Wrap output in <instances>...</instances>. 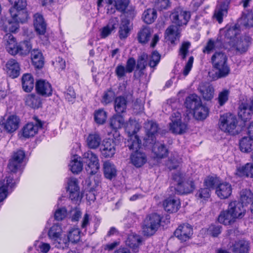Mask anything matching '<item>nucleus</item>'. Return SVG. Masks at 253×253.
Here are the masks:
<instances>
[{
	"label": "nucleus",
	"instance_id": "nucleus-1",
	"mask_svg": "<svg viewBox=\"0 0 253 253\" xmlns=\"http://www.w3.org/2000/svg\"><path fill=\"white\" fill-rule=\"evenodd\" d=\"M25 156V152L19 150L14 152L9 160L7 168L10 173L6 177V183L0 187V202L7 197L9 192H11V189L17 182L18 179H14V174L20 170Z\"/></svg>",
	"mask_w": 253,
	"mask_h": 253
},
{
	"label": "nucleus",
	"instance_id": "nucleus-2",
	"mask_svg": "<svg viewBox=\"0 0 253 253\" xmlns=\"http://www.w3.org/2000/svg\"><path fill=\"white\" fill-rule=\"evenodd\" d=\"M245 212L244 205L237 201H233L229 204L227 210L221 212L218 220L225 225H230L234 222L235 219L242 218Z\"/></svg>",
	"mask_w": 253,
	"mask_h": 253
},
{
	"label": "nucleus",
	"instance_id": "nucleus-3",
	"mask_svg": "<svg viewBox=\"0 0 253 253\" xmlns=\"http://www.w3.org/2000/svg\"><path fill=\"white\" fill-rule=\"evenodd\" d=\"M211 63L215 71L214 80L225 78L230 72V67L227 64V57L222 52H215L211 57Z\"/></svg>",
	"mask_w": 253,
	"mask_h": 253
},
{
	"label": "nucleus",
	"instance_id": "nucleus-4",
	"mask_svg": "<svg viewBox=\"0 0 253 253\" xmlns=\"http://www.w3.org/2000/svg\"><path fill=\"white\" fill-rule=\"evenodd\" d=\"M184 174L176 172L172 175V180L176 187L174 189L176 192L179 194H188L193 191L195 188V185L192 180H188L184 182Z\"/></svg>",
	"mask_w": 253,
	"mask_h": 253
},
{
	"label": "nucleus",
	"instance_id": "nucleus-5",
	"mask_svg": "<svg viewBox=\"0 0 253 253\" xmlns=\"http://www.w3.org/2000/svg\"><path fill=\"white\" fill-rule=\"evenodd\" d=\"M162 217L154 213L147 216L143 221L142 231L145 236L153 235L160 226Z\"/></svg>",
	"mask_w": 253,
	"mask_h": 253
},
{
	"label": "nucleus",
	"instance_id": "nucleus-6",
	"mask_svg": "<svg viewBox=\"0 0 253 253\" xmlns=\"http://www.w3.org/2000/svg\"><path fill=\"white\" fill-rule=\"evenodd\" d=\"M238 123L237 119L234 115L226 113L220 117L219 127L224 132L236 134L238 133L236 129Z\"/></svg>",
	"mask_w": 253,
	"mask_h": 253
},
{
	"label": "nucleus",
	"instance_id": "nucleus-7",
	"mask_svg": "<svg viewBox=\"0 0 253 253\" xmlns=\"http://www.w3.org/2000/svg\"><path fill=\"white\" fill-rule=\"evenodd\" d=\"M62 229L58 223L54 224L48 232L49 238L57 244L55 246L58 248L64 249L67 247V240L62 238Z\"/></svg>",
	"mask_w": 253,
	"mask_h": 253
},
{
	"label": "nucleus",
	"instance_id": "nucleus-8",
	"mask_svg": "<svg viewBox=\"0 0 253 253\" xmlns=\"http://www.w3.org/2000/svg\"><path fill=\"white\" fill-rule=\"evenodd\" d=\"M83 162L86 165L85 169L89 175L96 173L99 169L97 156L90 151L85 152L83 156Z\"/></svg>",
	"mask_w": 253,
	"mask_h": 253
},
{
	"label": "nucleus",
	"instance_id": "nucleus-9",
	"mask_svg": "<svg viewBox=\"0 0 253 253\" xmlns=\"http://www.w3.org/2000/svg\"><path fill=\"white\" fill-rule=\"evenodd\" d=\"M190 16L189 12L178 7L174 9L170 15V18L173 24L181 27L187 25Z\"/></svg>",
	"mask_w": 253,
	"mask_h": 253
},
{
	"label": "nucleus",
	"instance_id": "nucleus-10",
	"mask_svg": "<svg viewBox=\"0 0 253 253\" xmlns=\"http://www.w3.org/2000/svg\"><path fill=\"white\" fill-rule=\"evenodd\" d=\"M241 29V27L237 23L232 26H226L224 29H221L219 35L224 36V40L230 45L232 41L234 42L240 36Z\"/></svg>",
	"mask_w": 253,
	"mask_h": 253
},
{
	"label": "nucleus",
	"instance_id": "nucleus-11",
	"mask_svg": "<svg viewBox=\"0 0 253 253\" xmlns=\"http://www.w3.org/2000/svg\"><path fill=\"white\" fill-rule=\"evenodd\" d=\"M144 127L146 131V136L144 138L143 145L147 146L153 144L155 141V135L158 132L159 127L158 125L152 121L146 122Z\"/></svg>",
	"mask_w": 253,
	"mask_h": 253
},
{
	"label": "nucleus",
	"instance_id": "nucleus-12",
	"mask_svg": "<svg viewBox=\"0 0 253 253\" xmlns=\"http://www.w3.org/2000/svg\"><path fill=\"white\" fill-rule=\"evenodd\" d=\"M178 112L174 113L171 116V122L169 124V130L173 133L182 134L187 129V125L182 122Z\"/></svg>",
	"mask_w": 253,
	"mask_h": 253
},
{
	"label": "nucleus",
	"instance_id": "nucleus-13",
	"mask_svg": "<svg viewBox=\"0 0 253 253\" xmlns=\"http://www.w3.org/2000/svg\"><path fill=\"white\" fill-rule=\"evenodd\" d=\"M252 38L245 35L239 36L230 45L234 48L236 52L242 54L246 52L251 43Z\"/></svg>",
	"mask_w": 253,
	"mask_h": 253
},
{
	"label": "nucleus",
	"instance_id": "nucleus-14",
	"mask_svg": "<svg viewBox=\"0 0 253 253\" xmlns=\"http://www.w3.org/2000/svg\"><path fill=\"white\" fill-rule=\"evenodd\" d=\"M193 234V228L189 224L179 225L174 232V236L182 242L190 239Z\"/></svg>",
	"mask_w": 253,
	"mask_h": 253
},
{
	"label": "nucleus",
	"instance_id": "nucleus-15",
	"mask_svg": "<svg viewBox=\"0 0 253 253\" xmlns=\"http://www.w3.org/2000/svg\"><path fill=\"white\" fill-rule=\"evenodd\" d=\"M116 143L112 139L103 141L100 148L102 155L105 158H111L116 153Z\"/></svg>",
	"mask_w": 253,
	"mask_h": 253
},
{
	"label": "nucleus",
	"instance_id": "nucleus-16",
	"mask_svg": "<svg viewBox=\"0 0 253 253\" xmlns=\"http://www.w3.org/2000/svg\"><path fill=\"white\" fill-rule=\"evenodd\" d=\"M230 2V0H224L217 5L214 10L213 17L219 24L222 22L223 17L227 15Z\"/></svg>",
	"mask_w": 253,
	"mask_h": 253
},
{
	"label": "nucleus",
	"instance_id": "nucleus-17",
	"mask_svg": "<svg viewBox=\"0 0 253 253\" xmlns=\"http://www.w3.org/2000/svg\"><path fill=\"white\" fill-rule=\"evenodd\" d=\"M9 11L12 20L19 24L26 23L29 19V14L25 8L23 9L10 8Z\"/></svg>",
	"mask_w": 253,
	"mask_h": 253
},
{
	"label": "nucleus",
	"instance_id": "nucleus-18",
	"mask_svg": "<svg viewBox=\"0 0 253 253\" xmlns=\"http://www.w3.org/2000/svg\"><path fill=\"white\" fill-rule=\"evenodd\" d=\"M35 124L28 123L23 128V136L25 138H29L34 136L37 132L39 128L42 126V123L35 118Z\"/></svg>",
	"mask_w": 253,
	"mask_h": 253
},
{
	"label": "nucleus",
	"instance_id": "nucleus-19",
	"mask_svg": "<svg viewBox=\"0 0 253 253\" xmlns=\"http://www.w3.org/2000/svg\"><path fill=\"white\" fill-rule=\"evenodd\" d=\"M4 69L7 75L12 79L17 78L20 75V65L15 59H10L8 60Z\"/></svg>",
	"mask_w": 253,
	"mask_h": 253
},
{
	"label": "nucleus",
	"instance_id": "nucleus-20",
	"mask_svg": "<svg viewBox=\"0 0 253 253\" xmlns=\"http://www.w3.org/2000/svg\"><path fill=\"white\" fill-rule=\"evenodd\" d=\"M36 89L38 93L45 97L51 95L52 93L51 85L44 80H40L37 81Z\"/></svg>",
	"mask_w": 253,
	"mask_h": 253
},
{
	"label": "nucleus",
	"instance_id": "nucleus-21",
	"mask_svg": "<svg viewBox=\"0 0 253 253\" xmlns=\"http://www.w3.org/2000/svg\"><path fill=\"white\" fill-rule=\"evenodd\" d=\"M232 187L230 183L224 182L218 183L215 188V193L221 199L228 198L232 193Z\"/></svg>",
	"mask_w": 253,
	"mask_h": 253
},
{
	"label": "nucleus",
	"instance_id": "nucleus-22",
	"mask_svg": "<svg viewBox=\"0 0 253 253\" xmlns=\"http://www.w3.org/2000/svg\"><path fill=\"white\" fill-rule=\"evenodd\" d=\"M34 26L38 34L43 35L45 34L46 24L42 14L37 13L34 15Z\"/></svg>",
	"mask_w": 253,
	"mask_h": 253
},
{
	"label": "nucleus",
	"instance_id": "nucleus-23",
	"mask_svg": "<svg viewBox=\"0 0 253 253\" xmlns=\"http://www.w3.org/2000/svg\"><path fill=\"white\" fill-rule=\"evenodd\" d=\"M222 37V35H220L215 41L210 40L205 49L203 50V52L210 53L213 50L222 48L224 46V44L227 42Z\"/></svg>",
	"mask_w": 253,
	"mask_h": 253
},
{
	"label": "nucleus",
	"instance_id": "nucleus-24",
	"mask_svg": "<svg viewBox=\"0 0 253 253\" xmlns=\"http://www.w3.org/2000/svg\"><path fill=\"white\" fill-rule=\"evenodd\" d=\"M19 123V119L18 117L15 115H11L2 123V125L8 132H12L18 128Z\"/></svg>",
	"mask_w": 253,
	"mask_h": 253
},
{
	"label": "nucleus",
	"instance_id": "nucleus-25",
	"mask_svg": "<svg viewBox=\"0 0 253 253\" xmlns=\"http://www.w3.org/2000/svg\"><path fill=\"white\" fill-rule=\"evenodd\" d=\"M163 206L166 211L170 213L175 212L180 207V202L177 198L169 197L164 201Z\"/></svg>",
	"mask_w": 253,
	"mask_h": 253
},
{
	"label": "nucleus",
	"instance_id": "nucleus-26",
	"mask_svg": "<svg viewBox=\"0 0 253 253\" xmlns=\"http://www.w3.org/2000/svg\"><path fill=\"white\" fill-rule=\"evenodd\" d=\"M119 23V20L117 17L111 18L108 24L104 27L101 30L100 36L101 38H106L109 36L113 32L115 31Z\"/></svg>",
	"mask_w": 253,
	"mask_h": 253
},
{
	"label": "nucleus",
	"instance_id": "nucleus-27",
	"mask_svg": "<svg viewBox=\"0 0 253 253\" xmlns=\"http://www.w3.org/2000/svg\"><path fill=\"white\" fill-rule=\"evenodd\" d=\"M241 29H250L253 27V12H244L242 17L238 21Z\"/></svg>",
	"mask_w": 253,
	"mask_h": 253
},
{
	"label": "nucleus",
	"instance_id": "nucleus-28",
	"mask_svg": "<svg viewBox=\"0 0 253 253\" xmlns=\"http://www.w3.org/2000/svg\"><path fill=\"white\" fill-rule=\"evenodd\" d=\"M199 90L205 100L209 101L213 98L214 89L211 84L203 83L199 86Z\"/></svg>",
	"mask_w": 253,
	"mask_h": 253
},
{
	"label": "nucleus",
	"instance_id": "nucleus-29",
	"mask_svg": "<svg viewBox=\"0 0 253 253\" xmlns=\"http://www.w3.org/2000/svg\"><path fill=\"white\" fill-rule=\"evenodd\" d=\"M140 237L134 233H131L127 236L126 240V245L131 248L134 253L138 252V247L141 243Z\"/></svg>",
	"mask_w": 253,
	"mask_h": 253
},
{
	"label": "nucleus",
	"instance_id": "nucleus-30",
	"mask_svg": "<svg viewBox=\"0 0 253 253\" xmlns=\"http://www.w3.org/2000/svg\"><path fill=\"white\" fill-rule=\"evenodd\" d=\"M130 160L132 164L137 168L142 166L147 162L146 154L139 151H135L132 153L130 156Z\"/></svg>",
	"mask_w": 253,
	"mask_h": 253
},
{
	"label": "nucleus",
	"instance_id": "nucleus-31",
	"mask_svg": "<svg viewBox=\"0 0 253 253\" xmlns=\"http://www.w3.org/2000/svg\"><path fill=\"white\" fill-rule=\"evenodd\" d=\"M32 49V44L30 41H25L20 42L16 45L15 50L11 52L12 55L19 54L21 55H27Z\"/></svg>",
	"mask_w": 253,
	"mask_h": 253
},
{
	"label": "nucleus",
	"instance_id": "nucleus-32",
	"mask_svg": "<svg viewBox=\"0 0 253 253\" xmlns=\"http://www.w3.org/2000/svg\"><path fill=\"white\" fill-rule=\"evenodd\" d=\"M33 65L37 69H41L44 65V58L42 52L39 49H33L31 52Z\"/></svg>",
	"mask_w": 253,
	"mask_h": 253
},
{
	"label": "nucleus",
	"instance_id": "nucleus-33",
	"mask_svg": "<svg viewBox=\"0 0 253 253\" xmlns=\"http://www.w3.org/2000/svg\"><path fill=\"white\" fill-rule=\"evenodd\" d=\"M178 26L170 25L167 28L165 33V39L169 41L173 44L175 41L180 37V32Z\"/></svg>",
	"mask_w": 253,
	"mask_h": 253
},
{
	"label": "nucleus",
	"instance_id": "nucleus-34",
	"mask_svg": "<svg viewBox=\"0 0 253 253\" xmlns=\"http://www.w3.org/2000/svg\"><path fill=\"white\" fill-rule=\"evenodd\" d=\"M201 98L196 94H192L186 97L185 101L186 107L193 112L202 103Z\"/></svg>",
	"mask_w": 253,
	"mask_h": 253
},
{
	"label": "nucleus",
	"instance_id": "nucleus-35",
	"mask_svg": "<svg viewBox=\"0 0 253 253\" xmlns=\"http://www.w3.org/2000/svg\"><path fill=\"white\" fill-rule=\"evenodd\" d=\"M130 22L126 18H122L119 27L118 35L121 39H125L129 35L130 31Z\"/></svg>",
	"mask_w": 253,
	"mask_h": 253
},
{
	"label": "nucleus",
	"instance_id": "nucleus-36",
	"mask_svg": "<svg viewBox=\"0 0 253 253\" xmlns=\"http://www.w3.org/2000/svg\"><path fill=\"white\" fill-rule=\"evenodd\" d=\"M126 145L130 150L139 151L141 146V141L136 134L128 135V139Z\"/></svg>",
	"mask_w": 253,
	"mask_h": 253
},
{
	"label": "nucleus",
	"instance_id": "nucleus-37",
	"mask_svg": "<svg viewBox=\"0 0 253 253\" xmlns=\"http://www.w3.org/2000/svg\"><path fill=\"white\" fill-rule=\"evenodd\" d=\"M86 144L90 149H96L99 147L101 142V137L97 132L90 133L86 138Z\"/></svg>",
	"mask_w": 253,
	"mask_h": 253
},
{
	"label": "nucleus",
	"instance_id": "nucleus-38",
	"mask_svg": "<svg viewBox=\"0 0 253 253\" xmlns=\"http://www.w3.org/2000/svg\"><path fill=\"white\" fill-rule=\"evenodd\" d=\"M152 144V152L156 155V157L162 158L167 156L168 149L163 143L156 142L155 140Z\"/></svg>",
	"mask_w": 253,
	"mask_h": 253
},
{
	"label": "nucleus",
	"instance_id": "nucleus-39",
	"mask_svg": "<svg viewBox=\"0 0 253 253\" xmlns=\"http://www.w3.org/2000/svg\"><path fill=\"white\" fill-rule=\"evenodd\" d=\"M249 250V243L244 240L236 241L233 245L232 250L234 253H248Z\"/></svg>",
	"mask_w": 253,
	"mask_h": 253
},
{
	"label": "nucleus",
	"instance_id": "nucleus-40",
	"mask_svg": "<svg viewBox=\"0 0 253 253\" xmlns=\"http://www.w3.org/2000/svg\"><path fill=\"white\" fill-rule=\"evenodd\" d=\"M152 34L151 29L148 26H143L137 34L138 42L145 44L149 41Z\"/></svg>",
	"mask_w": 253,
	"mask_h": 253
},
{
	"label": "nucleus",
	"instance_id": "nucleus-41",
	"mask_svg": "<svg viewBox=\"0 0 253 253\" xmlns=\"http://www.w3.org/2000/svg\"><path fill=\"white\" fill-rule=\"evenodd\" d=\"M22 85L25 92H29L32 90L34 86V80L30 74H25L23 75Z\"/></svg>",
	"mask_w": 253,
	"mask_h": 253
},
{
	"label": "nucleus",
	"instance_id": "nucleus-42",
	"mask_svg": "<svg viewBox=\"0 0 253 253\" xmlns=\"http://www.w3.org/2000/svg\"><path fill=\"white\" fill-rule=\"evenodd\" d=\"M103 171L105 177L112 179L117 175V169L114 165L109 161H106L103 164Z\"/></svg>",
	"mask_w": 253,
	"mask_h": 253
},
{
	"label": "nucleus",
	"instance_id": "nucleus-43",
	"mask_svg": "<svg viewBox=\"0 0 253 253\" xmlns=\"http://www.w3.org/2000/svg\"><path fill=\"white\" fill-rule=\"evenodd\" d=\"M127 100L124 96L116 97L114 101V108L118 114L125 112L126 109Z\"/></svg>",
	"mask_w": 253,
	"mask_h": 253
},
{
	"label": "nucleus",
	"instance_id": "nucleus-44",
	"mask_svg": "<svg viewBox=\"0 0 253 253\" xmlns=\"http://www.w3.org/2000/svg\"><path fill=\"white\" fill-rule=\"evenodd\" d=\"M83 163L80 158L77 155H74L71 159L69 164L70 169L73 173H78L83 169Z\"/></svg>",
	"mask_w": 253,
	"mask_h": 253
},
{
	"label": "nucleus",
	"instance_id": "nucleus-45",
	"mask_svg": "<svg viewBox=\"0 0 253 253\" xmlns=\"http://www.w3.org/2000/svg\"><path fill=\"white\" fill-rule=\"evenodd\" d=\"M209 109L208 107L202 104L198 107L193 112L194 117L197 120H202L205 119L209 114Z\"/></svg>",
	"mask_w": 253,
	"mask_h": 253
},
{
	"label": "nucleus",
	"instance_id": "nucleus-46",
	"mask_svg": "<svg viewBox=\"0 0 253 253\" xmlns=\"http://www.w3.org/2000/svg\"><path fill=\"white\" fill-rule=\"evenodd\" d=\"M236 173L240 176L253 177V164L247 163L244 166L239 167Z\"/></svg>",
	"mask_w": 253,
	"mask_h": 253
},
{
	"label": "nucleus",
	"instance_id": "nucleus-47",
	"mask_svg": "<svg viewBox=\"0 0 253 253\" xmlns=\"http://www.w3.org/2000/svg\"><path fill=\"white\" fill-rule=\"evenodd\" d=\"M240 150L243 152L248 153L253 149V140L249 137H244L240 141Z\"/></svg>",
	"mask_w": 253,
	"mask_h": 253
},
{
	"label": "nucleus",
	"instance_id": "nucleus-48",
	"mask_svg": "<svg viewBox=\"0 0 253 253\" xmlns=\"http://www.w3.org/2000/svg\"><path fill=\"white\" fill-rule=\"evenodd\" d=\"M25 101L27 105L34 109L39 108L41 104L40 98L34 94L27 95Z\"/></svg>",
	"mask_w": 253,
	"mask_h": 253
},
{
	"label": "nucleus",
	"instance_id": "nucleus-49",
	"mask_svg": "<svg viewBox=\"0 0 253 253\" xmlns=\"http://www.w3.org/2000/svg\"><path fill=\"white\" fill-rule=\"evenodd\" d=\"M157 17L156 10L154 8H148L144 11L142 18L145 23L150 24L154 22Z\"/></svg>",
	"mask_w": 253,
	"mask_h": 253
},
{
	"label": "nucleus",
	"instance_id": "nucleus-50",
	"mask_svg": "<svg viewBox=\"0 0 253 253\" xmlns=\"http://www.w3.org/2000/svg\"><path fill=\"white\" fill-rule=\"evenodd\" d=\"M253 113L252 111L248 107L247 104L242 103L240 105L238 114L244 122L247 121L251 118V114Z\"/></svg>",
	"mask_w": 253,
	"mask_h": 253
},
{
	"label": "nucleus",
	"instance_id": "nucleus-51",
	"mask_svg": "<svg viewBox=\"0 0 253 253\" xmlns=\"http://www.w3.org/2000/svg\"><path fill=\"white\" fill-rule=\"evenodd\" d=\"M124 126L128 135L136 134L140 128L139 124L136 121L132 119H129L128 122L125 123Z\"/></svg>",
	"mask_w": 253,
	"mask_h": 253
},
{
	"label": "nucleus",
	"instance_id": "nucleus-52",
	"mask_svg": "<svg viewBox=\"0 0 253 253\" xmlns=\"http://www.w3.org/2000/svg\"><path fill=\"white\" fill-rule=\"evenodd\" d=\"M115 2V7L116 10L120 12H124L127 7L129 0H106V2L108 5H112Z\"/></svg>",
	"mask_w": 253,
	"mask_h": 253
},
{
	"label": "nucleus",
	"instance_id": "nucleus-53",
	"mask_svg": "<svg viewBox=\"0 0 253 253\" xmlns=\"http://www.w3.org/2000/svg\"><path fill=\"white\" fill-rule=\"evenodd\" d=\"M110 125L114 129L124 126V125H125L124 119L121 115H115L110 119Z\"/></svg>",
	"mask_w": 253,
	"mask_h": 253
},
{
	"label": "nucleus",
	"instance_id": "nucleus-54",
	"mask_svg": "<svg viewBox=\"0 0 253 253\" xmlns=\"http://www.w3.org/2000/svg\"><path fill=\"white\" fill-rule=\"evenodd\" d=\"M81 232L79 228H73L69 231L67 240V246L68 242L76 243L80 241L81 239Z\"/></svg>",
	"mask_w": 253,
	"mask_h": 253
},
{
	"label": "nucleus",
	"instance_id": "nucleus-55",
	"mask_svg": "<svg viewBox=\"0 0 253 253\" xmlns=\"http://www.w3.org/2000/svg\"><path fill=\"white\" fill-rule=\"evenodd\" d=\"M4 38L7 42L6 49L11 54V52L15 50L17 45L16 40L13 36L10 34H7Z\"/></svg>",
	"mask_w": 253,
	"mask_h": 253
},
{
	"label": "nucleus",
	"instance_id": "nucleus-56",
	"mask_svg": "<svg viewBox=\"0 0 253 253\" xmlns=\"http://www.w3.org/2000/svg\"><path fill=\"white\" fill-rule=\"evenodd\" d=\"M253 193L250 190L243 189L240 193V200L242 205L249 204L253 198Z\"/></svg>",
	"mask_w": 253,
	"mask_h": 253
},
{
	"label": "nucleus",
	"instance_id": "nucleus-57",
	"mask_svg": "<svg viewBox=\"0 0 253 253\" xmlns=\"http://www.w3.org/2000/svg\"><path fill=\"white\" fill-rule=\"evenodd\" d=\"M107 118V114L102 109L96 111L94 113V120L95 122L99 125L103 124Z\"/></svg>",
	"mask_w": 253,
	"mask_h": 253
},
{
	"label": "nucleus",
	"instance_id": "nucleus-58",
	"mask_svg": "<svg viewBox=\"0 0 253 253\" xmlns=\"http://www.w3.org/2000/svg\"><path fill=\"white\" fill-rule=\"evenodd\" d=\"M230 91L228 89H223L218 93L217 101L220 106L224 105L228 100Z\"/></svg>",
	"mask_w": 253,
	"mask_h": 253
},
{
	"label": "nucleus",
	"instance_id": "nucleus-59",
	"mask_svg": "<svg viewBox=\"0 0 253 253\" xmlns=\"http://www.w3.org/2000/svg\"><path fill=\"white\" fill-rule=\"evenodd\" d=\"M196 197L202 201L207 200L210 197V190L206 187L202 188L198 191Z\"/></svg>",
	"mask_w": 253,
	"mask_h": 253
},
{
	"label": "nucleus",
	"instance_id": "nucleus-60",
	"mask_svg": "<svg viewBox=\"0 0 253 253\" xmlns=\"http://www.w3.org/2000/svg\"><path fill=\"white\" fill-rule=\"evenodd\" d=\"M160 59V54L156 51H153L149 57V66L151 68H155L159 63Z\"/></svg>",
	"mask_w": 253,
	"mask_h": 253
},
{
	"label": "nucleus",
	"instance_id": "nucleus-61",
	"mask_svg": "<svg viewBox=\"0 0 253 253\" xmlns=\"http://www.w3.org/2000/svg\"><path fill=\"white\" fill-rule=\"evenodd\" d=\"M64 97L68 102H74L76 94L73 87L69 86L63 92Z\"/></svg>",
	"mask_w": 253,
	"mask_h": 253
},
{
	"label": "nucleus",
	"instance_id": "nucleus-62",
	"mask_svg": "<svg viewBox=\"0 0 253 253\" xmlns=\"http://www.w3.org/2000/svg\"><path fill=\"white\" fill-rule=\"evenodd\" d=\"M148 60V55L145 53H142L137 59L136 69H145Z\"/></svg>",
	"mask_w": 253,
	"mask_h": 253
},
{
	"label": "nucleus",
	"instance_id": "nucleus-63",
	"mask_svg": "<svg viewBox=\"0 0 253 253\" xmlns=\"http://www.w3.org/2000/svg\"><path fill=\"white\" fill-rule=\"evenodd\" d=\"M19 23L14 21L11 18V20H8L7 24L4 26L5 31L7 32L15 33L19 29Z\"/></svg>",
	"mask_w": 253,
	"mask_h": 253
},
{
	"label": "nucleus",
	"instance_id": "nucleus-64",
	"mask_svg": "<svg viewBox=\"0 0 253 253\" xmlns=\"http://www.w3.org/2000/svg\"><path fill=\"white\" fill-rule=\"evenodd\" d=\"M222 226L219 225L211 224L207 230L208 234L212 237H217L221 232Z\"/></svg>",
	"mask_w": 253,
	"mask_h": 253
}]
</instances>
